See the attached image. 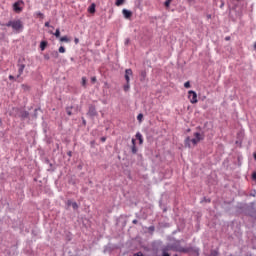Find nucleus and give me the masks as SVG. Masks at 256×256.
Instances as JSON below:
<instances>
[{"instance_id":"2f4dec72","label":"nucleus","mask_w":256,"mask_h":256,"mask_svg":"<svg viewBox=\"0 0 256 256\" xmlns=\"http://www.w3.org/2000/svg\"><path fill=\"white\" fill-rule=\"evenodd\" d=\"M91 82H92V83H97V77L93 76V77L91 78Z\"/></svg>"},{"instance_id":"7c9ffc66","label":"nucleus","mask_w":256,"mask_h":256,"mask_svg":"<svg viewBox=\"0 0 256 256\" xmlns=\"http://www.w3.org/2000/svg\"><path fill=\"white\" fill-rule=\"evenodd\" d=\"M66 205H67L68 207H71V206L73 205V201L67 200Z\"/></svg>"},{"instance_id":"c03bdc74","label":"nucleus","mask_w":256,"mask_h":256,"mask_svg":"<svg viewBox=\"0 0 256 256\" xmlns=\"http://www.w3.org/2000/svg\"><path fill=\"white\" fill-rule=\"evenodd\" d=\"M230 39H231L230 37H226V38H225L226 41H229Z\"/></svg>"},{"instance_id":"2eb2a0df","label":"nucleus","mask_w":256,"mask_h":256,"mask_svg":"<svg viewBox=\"0 0 256 256\" xmlns=\"http://www.w3.org/2000/svg\"><path fill=\"white\" fill-rule=\"evenodd\" d=\"M140 81H145V78L147 77V71L142 70L140 71Z\"/></svg>"},{"instance_id":"4c0bfd02","label":"nucleus","mask_w":256,"mask_h":256,"mask_svg":"<svg viewBox=\"0 0 256 256\" xmlns=\"http://www.w3.org/2000/svg\"><path fill=\"white\" fill-rule=\"evenodd\" d=\"M37 16H38V17H43V13L38 12V13H37Z\"/></svg>"},{"instance_id":"ea45409f","label":"nucleus","mask_w":256,"mask_h":256,"mask_svg":"<svg viewBox=\"0 0 256 256\" xmlns=\"http://www.w3.org/2000/svg\"><path fill=\"white\" fill-rule=\"evenodd\" d=\"M83 125H87V121L83 118Z\"/></svg>"},{"instance_id":"9b49d317","label":"nucleus","mask_w":256,"mask_h":256,"mask_svg":"<svg viewBox=\"0 0 256 256\" xmlns=\"http://www.w3.org/2000/svg\"><path fill=\"white\" fill-rule=\"evenodd\" d=\"M60 43H71V38L68 36H62L59 38Z\"/></svg>"},{"instance_id":"a18cd8bd","label":"nucleus","mask_w":256,"mask_h":256,"mask_svg":"<svg viewBox=\"0 0 256 256\" xmlns=\"http://www.w3.org/2000/svg\"><path fill=\"white\" fill-rule=\"evenodd\" d=\"M254 49L256 50V42L254 43Z\"/></svg>"},{"instance_id":"0eeeda50","label":"nucleus","mask_w":256,"mask_h":256,"mask_svg":"<svg viewBox=\"0 0 256 256\" xmlns=\"http://www.w3.org/2000/svg\"><path fill=\"white\" fill-rule=\"evenodd\" d=\"M187 252L190 256H199V248H186Z\"/></svg>"},{"instance_id":"7ed1b4c3","label":"nucleus","mask_w":256,"mask_h":256,"mask_svg":"<svg viewBox=\"0 0 256 256\" xmlns=\"http://www.w3.org/2000/svg\"><path fill=\"white\" fill-rule=\"evenodd\" d=\"M21 5H24L23 0H18L17 2H15L13 4V11L15 13H21V11H23V7H21Z\"/></svg>"},{"instance_id":"412c9836","label":"nucleus","mask_w":256,"mask_h":256,"mask_svg":"<svg viewBox=\"0 0 256 256\" xmlns=\"http://www.w3.org/2000/svg\"><path fill=\"white\" fill-rule=\"evenodd\" d=\"M82 87H87V78L82 77Z\"/></svg>"},{"instance_id":"a19ab883","label":"nucleus","mask_w":256,"mask_h":256,"mask_svg":"<svg viewBox=\"0 0 256 256\" xmlns=\"http://www.w3.org/2000/svg\"><path fill=\"white\" fill-rule=\"evenodd\" d=\"M45 27H50L49 22H45Z\"/></svg>"},{"instance_id":"37998d69","label":"nucleus","mask_w":256,"mask_h":256,"mask_svg":"<svg viewBox=\"0 0 256 256\" xmlns=\"http://www.w3.org/2000/svg\"><path fill=\"white\" fill-rule=\"evenodd\" d=\"M132 223H134V225H137V220H133Z\"/></svg>"},{"instance_id":"f257e3e1","label":"nucleus","mask_w":256,"mask_h":256,"mask_svg":"<svg viewBox=\"0 0 256 256\" xmlns=\"http://www.w3.org/2000/svg\"><path fill=\"white\" fill-rule=\"evenodd\" d=\"M6 27H12L14 31H21L23 29V22L21 20L9 21Z\"/></svg>"},{"instance_id":"6e6552de","label":"nucleus","mask_w":256,"mask_h":256,"mask_svg":"<svg viewBox=\"0 0 256 256\" xmlns=\"http://www.w3.org/2000/svg\"><path fill=\"white\" fill-rule=\"evenodd\" d=\"M88 115L90 117H97V109L95 108V106H90L89 107Z\"/></svg>"},{"instance_id":"79ce46f5","label":"nucleus","mask_w":256,"mask_h":256,"mask_svg":"<svg viewBox=\"0 0 256 256\" xmlns=\"http://www.w3.org/2000/svg\"><path fill=\"white\" fill-rule=\"evenodd\" d=\"M135 146V139H132V147Z\"/></svg>"},{"instance_id":"4468645a","label":"nucleus","mask_w":256,"mask_h":256,"mask_svg":"<svg viewBox=\"0 0 256 256\" xmlns=\"http://www.w3.org/2000/svg\"><path fill=\"white\" fill-rule=\"evenodd\" d=\"M53 36L56 37V39H61V30L59 28L56 29L55 33L50 32Z\"/></svg>"},{"instance_id":"f3484780","label":"nucleus","mask_w":256,"mask_h":256,"mask_svg":"<svg viewBox=\"0 0 256 256\" xmlns=\"http://www.w3.org/2000/svg\"><path fill=\"white\" fill-rule=\"evenodd\" d=\"M47 45H48L47 41H42V42L40 43V49H41V51H45Z\"/></svg>"},{"instance_id":"c756f323","label":"nucleus","mask_w":256,"mask_h":256,"mask_svg":"<svg viewBox=\"0 0 256 256\" xmlns=\"http://www.w3.org/2000/svg\"><path fill=\"white\" fill-rule=\"evenodd\" d=\"M132 153L134 155L137 153V146H132Z\"/></svg>"},{"instance_id":"bb28decb","label":"nucleus","mask_w":256,"mask_h":256,"mask_svg":"<svg viewBox=\"0 0 256 256\" xmlns=\"http://www.w3.org/2000/svg\"><path fill=\"white\" fill-rule=\"evenodd\" d=\"M59 53H65V47L63 46H60L59 49H58Z\"/></svg>"},{"instance_id":"8fccbe9b","label":"nucleus","mask_w":256,"mask_h":256,"mask_svg":"<svg viewBox=\"0 0 256 256\" xmlns=\"http://www.w3.org/2000/svg\"><path fill=\"white\" fill-rule=\"evenodd\" d=\"M174 256H179V255L175 254Z\"/></svg>"},{"instance_id":"5701e85b","label":"nucleus","mask_w":256,"mask_h":256,"mask_svg":"<svg viewBox=\"0 0 256 256\" xmlns=\"http://www.w3.org/2000/svg\"><path fill=\"white\" fill-rule=\"evenodd\" d=\"M219 252L217 250H212L209 256H218Z\"/></svg>"},{"instance_id":"c9c22d12","label":"nucleus","mask_w":256,"mask_h":256,"mask_svg":"<svg viewBox=\"0 0 256 256\" xmlns=\"http://www.w3.org/2000/svg\"><path fill=\"white\" fill-rule=\"evenodd\" d=\"M101 141H102V143H105L107 141V138L106 137H102Z\"/></svg>"},{"instance_id":"1a4fd4ad","label":"nucleus","mask_w":256,"mask_h":256,"mask_svg":"<svg viewBox=\"0 0 256 256\" xmlns=\"http://www.w3.org/2000/svg\"><path fill=\"white\" fill-rule=\"evenodd\" d=\"M194 139L198 140L199 142L203 141L205 139V136L199 132L194 133Z\"/></svg>"},{"instance_id":"a211bd4d","label":"nucleus","mask_w":256,"mask_h":256,"mask_svg":"<svg viewBox=\"0 0 256 256\" xmlns=\"http://www.w3.org/2000/svg\"><path fill=\"white\" fill-rule=\"evenodd\" d=\"M123 3H125V0H116L115 5L117 7H121V5H123Z\"/></svg>"},{"instance_id":"b1692460","label":"nucleus","mask_w":256,"mask_h":256,"mask_svg":"<svg viewBox=\"0 0 256 256\" xmlns=\"http://www.w3.org/2000/svg\"><path fill=\"white\" fill-rule=\"evenodd\" d=\"M185 89H189L191 87V82L187 81L184 83Z\"/></svg>"},{"instance_id":"20e7f679","label":"nucleus","mask_w":256,"mask_h":256,"mask_svg":"<svg viewBox=\"0 0 256 256\" xmlns=\"http://www.w3.org/2000/svg\"><path fill=\"white\" fill-rule=\"evenodd\" d=\"M188 99L190 100V103H192L193 105H195V103H198L197 92L193 90L188 91Z\"/></svg>"},{"instance_id":"49530a36","label":"nucleus","mask_w":256,"mask_h":256,"mask_svg":"<svg viewBox=\"0 0 256 256\" xmlns=\"http://www.w3.org/2000/svg\"><path fill=\"white\" fill-rule=\"evenodd\" d=\"M224 5H225V4H224V3H222L220 7H223Z\"/></svg>"},{"instance_id":"6ab92c4d","label":"nucleus","mask_w":256,"mask_h":256,"mask_svg":"<svg viewBox=\"0 0 256 256\" xmlns=\"http://www.w3.org/2000/svg\"><path fill=\"white\" fill-rule=\"evenodd\" d=\"M129 89H131V84L130 82H126V85H124V91L127 92Z\"/></svg>"},{"instance_id":"cd10ccee","label":"nucleus","mask_w":256,"mask_h":256,"mask_svg":"<svg viewBox=\"0 0 256 256\" xmlns=\"http://www.w3.org/2000/svg\"><path fill=\"white\" fill-rule=\"evenodd\" d=\"M137 120L141 123L143 121V114H138Z\"/></svg>"},{"instance_id":"473e14b6","label":"nucleus","mask_w":256,"mask_h":256,"mask_svg":"<svg viewBox=\"0 0 256 256\" xmlns=\"http://www.w3.org/2000/svg\"><path fill=\"white\" fill-rule=\"evenodd\" d=\"M74 43H75V45H78L79 44V38H75Z\"/></svg>"},{"instance_id":"4be33fe9","label":"nucleus","mask_w":256,"mask_h":256,"mask_svg":"<svg viewBox=\"0 0 256 256\" xmlns=\"http://www.w3.org/2000/svg\"><path fill=\"white\" fill-rule=\"evenodd\" d=\"M71 107H67L66 108V113H67V115H69V117H71V115H73V112H71Z\"/></svg>"},{"instance_id":"c85d7f7f","label":"nucleus","mask_w":256,"mask_h":256,"mask_svg":"<svg viewBox=\"0 0 256 256\" xmlns=\"http://www.w3.org/2000/svg\"><path fill=\"white\" fill-rule=\"evenodd\" d=\"M171 1L172 0H166L164 3L165 7H169V5H171Z\"/></svg>"},{"instance_id":"a878e982","label":"nucleus","mask_w":256,"mask_h":256,"mask_svg":"<svg viewBox=\"0 0 256 256\" xmlns=\"http://www.w3.org/2000/svg\"><path fill=\"white\" fill-rule=\"evenodd\" d=\"M90 13H94L95 12V4H92L89 8Z\"/></svg>"},{"instance_id":"423d86ee","label":"nucleus","mask_w":256,"mask_h":256,"mask_svg":"<svg viewBox=\"0 0 256 256\" xmlns=\"http://www.w3.org/2000/svg\"><path fill=\"white\" fill-rule=\"evenodd\" d=\"M125 81L126 83H131V77H133V70L131 69H126L125 70Z\"/></svg>"},{"instance_id":"f03ea898","label":"nucleus","mask_w":256,"mask_h":256,"mask_svg":"<svg viewBox=\"0 0 256 256\" xmlns=\"http://www.w3.org/2000/svg\"><path fill=\"white\" fill-rule=\"evenodd\" d=\"M172 249L178 253H187V251H189L187 248L182 247L179 241L172 245Z\"/></svg>"},{"instance_id":"39448f33","label":"nucleus","mask_w":256,"mask_h":256,"mask_svg":"<svg viewBox=\"0 0 256 256\" xmlns=\"http://www.w3.org/2000/svg\"><path fill=\"white\" fill-rule=\"evenodd\" d=\"M191 143L195 147V145H197V143H199V140L196 138L191 139L190 137H187L185 140L186 147H191Z\"/></svg>"},{"instance_id":"09e8293b","label":"nucleus","mask_w":256,"mask_h":256,"mask_svg":"<svg viewBox=\"0 0 256 256\" xmlns=\"http://www.w3.org/2000/svg\"><path fill=\"white\" fill-rule=\"evenodd\" d=\"M188 1H190V2H191V1H194V0H188Z\"/></svg>"},{"instance_id":"de8ad7c7","label":"nucleus","mask_w":256,"mask_h":256,"mask_svg":"<svg viewBox=\"0 0 256 256\" xmlns=\"http://www.w3.org/2000/svg\"><path fill=\"white\" fill-rule=\"evenodd\" d=\"M3 122L1 121V119H0V125L2 124Z\"/></svg>"},{"instance_id":"72a5a7b5","label":"nucleus","mask_w":256,"mask_h":256,"mask_svg":"<svg viewBox=\"0 0 256 256\" xmlns=\"http://www.w3.org/2000/svg\"><path fill=\"white\" fill-rule=\"evenodd\" d=\"M133 256H143L142 252L135 253Z\"/></svg>"},{"instance_id":"e433bc0d","label":"nucleus","mask_w":256,"mask_h":256,"mask_svg":"<svg viewBox=\"0 0 256 256\" xmlns=\"http://www.w3.org/2000/svg\"><path fill=\"white\" fill-rule=\"evenodd\" d=\"M252 179H254V181H256V172H254V173L252 174Z\"/></svg>"},{"instance_id":"f704fd0d","label":"nucleus","mask_w":256,"mask_h":256,"mask_svg":"<svg viewBox=\"0 0 256 256\" xmlns=\"http://www.w3.org/2000/svg\"><path fill=\"white\" fill-rule=\"evenodd\" d=\"M9 79H10V81H13V80H15V76H13V75H10V76H9Z\"/></svg>"},{"instance_id":"58836bf2","label":"nucleus","mask_w":256,"mask_h":256,"mask_svg":"<svg viewBox=\"0 0 256 256\" xmlns=\"http://www.w3.org/2000/svg\"><path fill=\"white\" fill-rule=\"evenodd\" d=\"M53 55H55V57H59V53L58 52H53Z\"/></svg>"},{"instance_id":"f8f14e48","label":"nucleus","mask_w":256,"mask_h":256,"mask_svg":"<svg viewBox=\"0 0 256 256\" xmlns=\"http://www.w3.org/2000/svg\"><path fill=\"white\" fill-rule=\"evenodd\" d=\"M169 251H171V247H169V246L162 248V256H171L169 254Z\"/></svg>"},{"instance_id":"393cba45","label":"nucleus","mask_w":256,"mask_h":256,"mask_svg":"<svg viewBox=\"0 0 256 256\" xmlns=\"http://www.w3.org/2000/svg\"><path fill=\"white\" fill-rule=\"evenodd\" d=\"M72 208H73L74 210L79 209V205L77 204V202H73V203H72Z\"/></svg>"},{"instance_id":"ddd939ff","label":"nucleus","mask_w":256,"mask_h":256,"mask_svg":"<svg viewBox=\"0 0 256 256\" xmlns=\"http://www.w3.org/2000/svg\"><path fill=\"white\" fill-rule=\"evenodd\" d=\"M23 71H25V64H20L18 68V75L17 77L19 78L21 75H23Z\"/></svg>"},{"instance_id":"dca6fc26","label":"nucleus","mask_w":256,"mask_h":256,"mask_svg":"<svg viewBox=\"0 0 256 256\" xmlns=\"http://www.w3.org/2000/svg\"><path fill=\"white\" fill-rule=\"evenodd\" d=\"M136 139H138L140 145H143V135L139 132L136 133Z\"/></svg>"},{"instance_id":"9d476101","label":"nucleus","mask_w":256,"mask_h":256,"mask_svg":"<svg viewBox=\"0 0 256 256\" xmlns=\"http://www.w3.org/2000/svg\"><path fill=\"white\" fill-rule=\"evenodd\" d=\"M122 13H123L125 19H131V15H133V13H131V11H129L127 9H123Z\"/></svg>"},{"instance_id":"aec40b11","label":"nucleus","mask_w":256,"mask_h":256,"mask_svg":"<svg viewBox=\"0 0 256 256\" xmlns=\"http://www.w3.org/2000/svg\"><path fill=\"white\" fill-rule=\"evenodd\" d=\"M21 87H22L23 91H29V89H31V87H29V85H27V84H22Z\"/></svg>"}]
</instances>
